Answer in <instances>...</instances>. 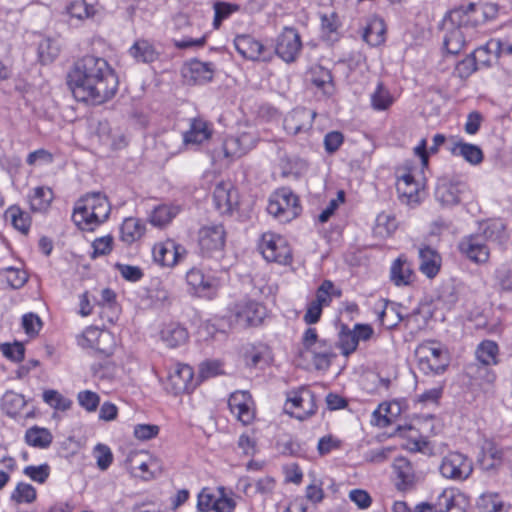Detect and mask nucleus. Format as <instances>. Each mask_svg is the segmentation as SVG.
Segmentation results:
<instances>
[{
    "label": "nucleus",
    "instance_id": "nucleus-1",
    "mask_svg": "<svg viewBox=\"0 0 512 512\" xmlns=\"http://www.w3.org/2000/svg\"><path fill=\"white\" fill-rule=\"evenodd\" d=\"M67 84L76 100L102 104L116 94L119 82L106 59L86 55L72 66Z\"/></svg>",
    "mask_w": 512,
    "mask_h": 512
},
{
    "label": "nucleus",
    "instance_id": "nucleus-2",
    "mask_svg": "<svg viewBox=\"0 0 512 512\" xmlns=\"http://www.w3.org/2000/svg\"><path fill=\"white\" fill-rule=\"evenodd\" d=\"M110 211L111 207L106 196L100 192H94L86 194L76 202L72 220L79 229L93 231L108 219Z\"/></svg>",
    "mask_w": 512,
    "mask_h": 512
},
{
    "label": "nucleus",
    "instance_id": "nucleus-3",
    "mask_svg": "<svg viewBox=\"0 0 512 512\" xmlns=\"http://www.w3.org/2000/svg\"><path fill=\"white\" fill-rule=\"evenodd\" d=\"M212 134L207 121L201 118H193L190 121L189 129L180 137L176 133L169 134L164 139V144L171 155L184 151L189 146H197L207 141Z\"/></svg>",
    "mask_w": 512,
    "mask_h": 512
},
{
    "label": "nucleus",
    "instance_id": "nucleus-4",
    "mask_svg": "<svg viewBox=\"0 0 512 512\" xmlns=\"http://www.w3.org/2000/svg\"><path fill=\"white\" fill-rule=\"evenodd\" d=\"M505 226L500 221L489 224L484 230L485 236L469 235L465 236L459 242V251L470 261L476 264H485L490 257V250L486 245L485 238H491L494 232L502 233Z\"/></svg>",
    "mask_w": 512,
    "mask_h": 512
},
{
    "label": "nucleus",
    "instance_id": "nucleus-5",
    "mask_svg": "<svg viewBox=\"0 0 512 512\" xmlns=\"http://www.w3.org/2000/svg\"><path fill=\"white\" fill-rule=\"evenodd\" d=\"M418 367L424 374L443 373L449 365L448 351L436 342L420 344L415 351Z\"/></svg>",
    "mask_w": 512,
    "mask_h": 512
},
{
    "label": "nucleus",
    "instance_id": "nucleus-6",
    "mask_svg": "<svg viewBox=\"0 0 512 512\" xmlns=\"http://www.w3.org/2000/svg\"><path fill=\"white\" fill-rule=\"evenodd\" d=\"M267 211L280 222H289L296 218L301 207L298 197L288 188H281L269 199Z\"/></svg>",
    "mask_w": 512,
    "mask_h": 512
},
{
    "label": "nucleus",
    "instance_id": "nucleus-7",
    "mask_svg": "<svg viewBox=\"0 0 512 512\" xmlns=\"http://www.w3.org/2000/svg\"><path fill=\"white\" fill-rule=\"evenodd\" d=\"M258 248L268 262L286 265L292 259L291 248L284 237L272 232L262 235Z\"/></svg>",
    "mask_w": 512,
    "mask_h": 512
},
{
    "label": "nucleus",
    "instance_id": "nucleus-8",
    "mask_svg": "<svg viewBox=\"0 0 512 512\" xmlns=\"http://www.w3.org/2000/svg\"><path fill=\"white\" fill-rule=\"evenodd\" d=\"M126 464L134 476L143 480H151L163 471L161 461L145 451L130 452Z\"/></svg>",
    "mask_w": 512,
    "mask_h": 512
},
{
    "label": "nucleus",
    "instance_id": "nucleus-9",
    "mask_svg": "<svg viewBox=\"0 0 512 512\" xmlns=\"http://www.w3.org/2000/svg\"><path fill=\"white\" fill-rule=\"evenodd\" d=\"M315 395L307 388L288 393L284 410L298 420H305L316 412Z\"/></svg>",
    "mask_w": 512,
    "mask_h": 512
},
{
    "label": "nucleus",
    "instance_id": "nucleus-10",
    "mask_svg": "<svg viewBox=\"0 0 512 512\" xmlns=\"http://www.w3.org/2000/svg\"><path fill=\"white\" fill-rule=\"evenodd\" d=\"M226 231L221 224H207L198 231V245L203 255L212 257L225 246Z\"/></svg>",
    "mask_w": 512,
    "mask_h": 512
},
{
    "label": "nucleus",
    "instance_id": "nucleus-11",
    "mask_svg": "<svg viewBox=\"0 0 512 512\" xmlns=\"http://www.w3.org/2000/svg\"><path fill=\"white\" fill-rule=\"evenodd\" d=\"M468 192L467 184L452 177H441L437 181L435 197L443 206H454L461 202Z\"/></svg>",
    "mask_w": 512,
    "mask_h": 512
},
{
    "label": "nucleus",
    "instance_id": "nucleus-12",
    "mask_svg": "<svg viewBox=\"0 0 512 512\" xmlns=\"http://www.w3.org/2000/svg\"><path fill=\"white\" fill-rule=\"evenodd\" d=\"M439 471L446 479L462 481L471 475L473 466L464 454L450 452L442 458Z\"/></svg>",
    "mask_w": 512,
    "mask_h": 512
},
{
    "label": "nucleus",
    "instance_id": "nucleus-13",
    "mask_svg": "<svg viewBox=\"0 0 512 512\" xmlns=\"http://www.w3.org/2000/svg\"><path fill=\"white\" fill-rule=\"evenodd\" d=\"M197 385L194 380L192 367L187 364L177 363L169 369L165 388L167 391L178 395L192 391Z\"/></svg>",
    "mask_w": 512,
    "mask_h": 512
},
{
    "label": "nucleus",
    "instance_id": "nucleus-14",
    "mask_svg": "<svg viewBox=\"0 0 512 512\" xmlns=\"http://www.w3.org/2000/svg\"><path fill=\"white\" fill-rule=\"evenodd\" d=\"M302 49L301 36L297 29L284 27L276 38L275 53L286 63L294 62Z\"/></svg>",
    "mask_w": 512,
    "mask_h": 512
},
{
    "label": "nucleus",
    "instance_id": "nucleus-15",
    "mask_svg": "<svg viewBox=\"0 0 512 512\" xmlns=\"http://www.w3.org/2000/svg\"><path fill=\"white\" fill-rule=\"evenodd\" d=\"M264 317V307L253 300L236 303L231 309L230 321L239 327L256 326Z\"/></svg>",
    "mask_w": 512,
    "mask_h": 512
},
{
    "label": "nucleus",
    "instance_id": "nucleus-16",
    "mask_svg": "<svg viewBox=\"0 0 512 512\" xmlns=\"http://www.w3.org/2000/svg\"><path fill=\"white\" fill-rule=\"evenodd\" d=\"M231 413L244 425L250 424L254 419L253 400L247 391H236L228 400Z\"/></svg>",
    "mask_w": 512,
    "mask_h": 512
},
{
    "label": "nucleus",
    "instance_id": "nucleus-17",
    "mask_svg": "<svg viewBox=\"0 0 512 512\" xmlns=\"http://www.w3.org/2000/svg\"><path fill=\"white\" fill-rule=\"evenodd\" d=\"M316 112L306 108H296L289 112L283 122L285 131L291 135L307 132L311 129Z\"/></svg>",
    "mask_w": 512,
    "mask_h": 512
},
{
    "label": "nucleus",
    "instance_id": "nucleus-18",
    "mask_svg": "<svg viewBox=\"0 0 512 512\" xmlns=\"http://www.w3.org/2000/svg\"><path fill=\"white\" fill-rule=\"evenodd\" d=\"M234 46L237 52L246 59L266 61L270 58L266 47L250 35L243 34L236 36Z\"/></svg>",
    "mask_w": 512,
    "mask_h": 512
},
{
    "label": "nucleus",
    "instance_id": "nucleus-19",
    "mask_svg": "<svg viewBox=\"0 0 512 512\" xmlns=\"http://www.w3.org/2000/svg\"><path fill=\"white\" fill-rule=\"evenodd\" d=\"M215 67L210 62H202L197 59L185 64L182 74L189 84H205L213 79Z\"/></svg>",
    "mask_w": 512,
    "mask_h": 512
},
{
    "label": "nucleus",
    "instance_id": "nucleus-20",
    "mask_svg": "<svg viewBox=\"0 0 512 512\" xmlns=\"http://www.w3.org/2000/svg\"><path fill=\"white\" fill-rule=\"evenodd\" d=\"M185 248L176 244L173 240L158 243L153 248L155 262L162 266L172 267L184 256Z\"/></svg>",
    "mask_w": 512,
    "mask_h": 512
},
{
    "label": "nucleus",
    "instance_id": "nucleus-21",
    "mask_svg": "<svg viewBox=\"0 0 512 512\" xmlns=\"http://www.w3.org/2000/svg\"><path fill=\"white\" fill-rule=\"evenodd\" d=\"M499 347L496 342L492 340L482 341L475 350V356L477 361L484 366L483 377L487 382H492L495 379V375L487 367L496 365L498 363Z\"/></svg>",
    "mask_w": 512,
    "mask_h": 512
},
{
    "label": "nucleus",
    "instance_id": "nucleus-22",
    "mask_svg": "<svg viewBox=\"0 0 512 512\" xmlns=\"http://www.w3.org/2000/svg\"><path fill=\"white\" fill-rule=\"evenodd\" d=\"M256 141V137L248 132L226 137L223 142L224 155L227 158H239L254 148Z\"/></svg>",
    "mask_w": 512,
    "mask_h": 512
},
{
    "label": "nucleus",
    "instance_id": "nucleus-23",
    "mask_svg": "<svg viewBox=\"0 0 512 512\" xmlns=\"http://www.w3.org/2000/svg\"><path fill=\"white\" fill-rule=\"evenodd\" d=\"M396 189L399 199L402 203H405L409 206H415L420 203V187L410 172H405L404 174L398 176Z\"/></svg>",
    "mask_w": 512,
    "mask_h": 512
},
{
    "label": "nucleus",
    "instance_id": "nucleus-24",
    "mask_svg": "<svg viewBox=\"0 0 512 512\" xmlns=\"http://www.w3.org/2000/svg\"><path fill=\"white\" fill-rule=\"evenodd\" d=\"M213 200L220 213H230L238 202L233 184L229 181H220L213 191Z\"/></svg>",
    "mask_w": 512,
    "mask_h": 512
},
{
    "label": "nucleus",
    "instance_id": "nucleus-25",
    "mask_svg": "<svg viewBox=\"0 0 512 512\" xmlns=\"http://www.w3.org/2000/svg\"><path fill=\"white\" fill-rule=\"evenodd\" d=\"M437 512H466L467 500L459 491L444 489L435 502Z\"/></svg>",
    "mask_w": 512,
    "mask_h": 512
},
{
    "label": "nucleus",
    "instance_id": "nucleus-26",
    "mask_svg": "<svg viewBox=\"0 0 512 512\" xmlns=\"http://www.w3.org/2000/svg\"><path fill=\"white\" fill-rule=\"evenodd\" d=\"M186 281L195 294L201 297L210 296L217 287L216 280L197 268H192L186 274Z\"/></svg>",
    "mask_w": 512,
    "mask_h": 512
},
{
    "label": "nucleus",
    "instance_id": "nucleus-27",
    "mask_svg": "<svg viewBox=\"0 0 512 512\" xmlns=\"http://www.w3.org/2000/svg\"><path fill=\"white\" fill-rule=\"evenodd\" d=\"M419 270L428 278H434L440 271L441 256L433 248L421 245L418 248Z\"/></svg>",
    "mask_w": 512,
    "mask_h": 512
},
{
    "label": "nucleus",
    "instance_id": "nucleus-28",
    "mask_svg": "<svg viewBox=\"0 0 512 512\" xmlns=\"http://www.w3.org/2000/svg\"><path fill=\"white\" fill-rule=\"evenodd\" d=\"M443 45L445 50L452 55L458 54L466 43L467 31L469 27L467 25L459 24L458 26H452L446 28Z\"/></svg>",
    "mask_w": 512,
    "mask_h": 512
},
{
    "label": "nucleus",
    "instance_id": "nucleus-29",
    "mask_svg": "<svg viewBox=\"0 0 512 512\" xmlns=\"http://www.w3.org/2000/svg\"><path fill=\"white\" fill-rule=\"evenodd\" d=\"M129 55L139 63H152L159 58V52L146 39H138L129 48Z\"/></svg>",
    "mask_w": 512,
    "mask_h": 512
},
{
    "label": "nucleus",
    "instance_id": "nucleus-30",
    "mask_svg": "<svg viewBox=\"0 0 512 512\" xmlns=\"http://www.w3.org/2000/svg\"><path fill=\"white\" fill-rule=\"evenodd\" d=\"M413 270L406 257H398L391 265L390 279L396 286L409 285L413 279Z\"/></svg>",
    "mask_w": 512,
    "mask_h": 512
},
{
    "label": "nucleus",
    "instance_id": "nucleus-31",
    "mask_svg": "<svg viewBox=\"0 0 512 512\" xmlns=\"http://www.w3.org/2000/svg\"><path fill=\"white\" fill-rule=\"evenodd\" d=\"M449 151L455 156L463 157L471 165H478L483 161V152L475 144L454 141L451 143Z\"/></svg>",
    "mask_w": 512,
    "mask_h": 512
},
{
    "label": "nucleus",
    "instance_id": "nucleus-32",
    "mask_svg": "<svg viewBox=\"0 0 512 512\" xmlns=\"http://www.w3.org/2000/svg\"><path fill=\"white\" fill-rule=\"evenodd\" d=\"M145 232V226L134 217L126 218L120 227V239L127 245L139 240Z\"/></svg>",
    "mask_w": 512,
    "mask_h": 512
},
{
    "label": "nucleus",
    "instance_id": "nucleus-33",
    "mask_svg": "<svg viewBox=\"0 0 512 512\" xmlns=\"http://www.w3.org/2000/svg\"><path fill=\"white\" fill-rule=\"evenodd\" d=\"M310 81L311 83L320 89L324 95L330 96L334 93V84L332 80L331 72L322 67L316 66L310 70Z\"/></svg>",
    "mask_w": 512,
    "mask_h": 512
},
{
    "label": "nucleus",
    "instance_id": "nucleus-34",
    "mask_svg": "<svg viewBox=\"0 0 512 512\" xmlns=\"http://www.w3.org/2000/svg\"><path fill=\"white\" fill-rule=\"evenodd\" d=\"M52 440L53 436L47 428L33 426L25 432L26 443L34 448L46 449L51 445Z\"/></svg>",
    "mask_w": 512,
    "mask_h": 512
},
{
    "label": "nucleus",
    "instance_id": "nucleus-35",
    "mask_svg": "<svg viewBox=\"0 0 512 512\" xmlns=\"http://www.w3.org/2000/svg\"><path fill=\"white\" fill-rule=\"evenodd\" d=\"M161 339L168 347L175 348L187 341L188 333L184 327L171 323L161 331Z\"/></svg>",
    "mask_w": 512,
    "mask_h": 512
},
{
    "label": "nucleus",
    "instance_id": "nucleus-36",
    "mask_svg": "<svg viewBox=\"0 0 512 512\" xmlns=\"http://www.w3.org/2000/svg\"><path fill=\"white\" fill-rule=\"evenodd\" d=\"M26 406V400L22 394L7 391L2 397V409L11 416H18Z\"/></svg>",
    "mask_w": 512,
    "mask_h": 512
},
{
    "label": "nucleus",
    "instance_id": "nucleus-37",
    "mask_svg": "<svg viewBox=\"0 0 512 512\" xmlns=\"http://www.w3.org/2000/svg\"><path fill=\"white\" fill-rule=\"evenodd\" d=\"M61 50L60 43L54 38H44L38 44V57L41 63L47 64L53 62Z\"/></svg>",
    "mask_w": 512,
    "mask_h": 512
},
{
    "label": "nucleus",
    "instance_id": "nucleus-38",
    "mask_svg": "<svg viewBox=\"0 0 512 512\" xmlns=\"http://www.w3.org/2000/svg\"><path fill=\"white\" fill-rule=\"evenodd\" d=\"M482 451V464L486 469L498 466L503 460L504 450L493 441H485Z\"/></svg>",
    "mask_w": 512,
    "mask_h": 512
},
{
    "label": "nucleus",
    "instance_id": "nucleus-39",
    "mask_svg": "<svg viewBox=\"0 0 512 512\" xmlns=\"http://www.w3.org/2000/svg\"><path fill=\"white\" fill-rule=\"evenodd\" d=\"M179 213V207L174 205H159L157 206L151 216L150 222L156 227H162L172 221L173 218Z\"/></svg>",
    "mask_w": 512,
    "mask_h": 512
},
{
    "label": "nucleus",
    "instance_id": "nucleus-40",
    "mask_svg": "<svg viewBox=\"0 0 512 512\" xmlns=\"http://www.w3.org/2000/svg\"><path fill=\"white\" fill-rule=\"evenodd\" d=\"M398 228V222L394 215L387 212L378 214L374 232L376 235L385 238L391 236Z\"/></svg>",
    "mask_w": 512,
    "mask_h": 512
},
{
    "label": "nucleus",
    "instance_id": "nucleus-41",
    "mask_svg": "<svg viewBox=\"0 0 512 512\" xmlns=\"http://www.w3.org/2000/svg\"><path fill=\"white\" fill-rule=\"evenodd\" d=\"M5 218L11 221L13 227L23 234L30 228V217L17 206H11L5 211Z\"/></svg>",
    "mask_w": 512,
    "mask_h": 512
},
{
    "label": "nucleus",
    "instance_id": "nucleus-42",
    "mask_svg": "<svg viewBox=\"0 0 512 512\" xmlns=\"http://www.w3.org/2000/svg\"><path fill=\"white\" fill-rule=\"evenodd\" d=\"M393 467L398 479H400L401 481L400 483H398V487L400 489H405L408 485L412 484L414 479L413 468L406 458H396Z\"/></svg>",
    "mask_w": 512,
    "mask_h": 512
},
{
    "label": "nucleus",
    "instance_id": "nucleus-43",
    "mask_svg": "<svg viewBox=\"0 0 512 512\" xmlns=\"http://www.w3.org/2000/svg\"><path fill=\"white\" fill-rule=\"evenodd\" d=\"M370 99L373 109L377 111L388 109L394 101L390 91L382 83L377 84V87L371 94Z\"/></svg>",
    "mask_w": 512,
    "mask_h": 512
},
{
    "label": "nucleus",
    "instance_id": "nucleus-44",
    "mask_svg": "<svg viewBox=\"0 0 512 512\" xmlns=\"http://www.w3.org/2000/svg\"><path fill=\"white\" fill-rule=\"evenodd\" d=\"M53 200V192L49 187H36L30 197L31 208L34 211H43Z\"/></svg>",
    "mask_w": 512,
    "mask_h": 512
},
{
    "label": "nucleus",
    "instance_id": "nucleus-45",
    "mask_svg": "<svg viewBox=\"0 0 512 512\" xmlns=\"http://www.w3.org/2000/svg\"><path fill=\"white\" fill-rule=\"evenodd\" d=\"M385 25L382 20L375 19L370 22L364 32V40L372 45L378 46L385 40Z\"/></svg>",
    "mask_w": 512,
    "mask_h": 512
},
{
    "label": "nucleus",
    "instance_id": "nucleus-46",
    "mask_svg": "<svg viewBox=\"0 0 512 512\" xmlns=\"http://www.w3.org/2000/svg\"><path fill=\"white\" fill-rule=\"evenodd\" d=\"M36 497V489L31 484L25 482H19L11 493V500L18 504L33 503Z\"/></svg>",
    "mask_w": 512,
    "mask_h": 512
},
{
    "label": "nucleus",
    "instance_id": "nucleus-47",
    "mask_svg": "<svg viewBox=\"0 0 512 512\" xmlns=\"http://www.w3.org/2000/svg\"><path fill=\"white\" fill-rule=\"evenodd\" d=\"M310 353L313 355V361L317 369L328 368L332 357H334L332 346L328 341H323L322 347L315 348Z\"/></svg>",
    "mask_w": 512,
    "mask_h": 512
},
{
    "label": "nucleus",
    "instance_id": "nucleus-48",
    "mask_svg": "<svg viewBox=\"0 0 512 512\" xmlns=\"http://www.w3.org/2000/svg\"><path fill=\"white\" fill-rule=\"evenodd\" d=\"M338 344L343 355L348 356L353 353L358 347L353 329L351 330L347 326H343L339 333Z\"/></svg>",
    "mask_w": 512,
    "mask_h": 512
},
{
    "label": "nucleus",
    "instance_id": "nucleus-49",
    "mask_svg": "<svg viewBox=\"0 0 512 512\" xmlns=\"http://www.w3.org/2000/svg\"><path fill=\"white\" fill-rule=\"evenodd\" d=\"M67 13L78 20L87 19L94 15V7L88 5L85 0H75L71 2L67 8Z\"/></svg>",
    "mask_w": 512,
    "mask_h": 512
},
{
    "label": "nucleus",
    "instance_id": "nucleus-50",
    "mask_svg": "<svg viewBox=\"0 0 512 512\" xmlns=\"http://www.w3.org/2000/svg\"><path fill=\"white\" fill-rule=\"evenodd\" d=\"M43 400L56 410L66 411L70 409L72 401L56 390H46L43 393Z\"/></svg>",
    "mask_w": 512,
    "mask_h": 512
},
{
    "label": "nucleus",
    "instance_id": "nucleus-51",
    "mask_svg": "<svg viewBox=\"0 0 512 512\" xmlns=\"http://www.w3.org/2000/svg\"><path fill=\"white\" fill-rule=\"evenodd\" d=\"M94 457L96 459L97 467L102 471L107 470L113 461L111 449L104 444L96 445L94 448Z\"/></svg>",
    "mask_w": 512,
    "mask_h": 512
},
{
    "label": "nucleus",
    "instance_id": "nucleus-52",
    "mask_svg": "<svg viewBox=\"0 0 512 512\" xmlns=\"http://www.w3.org/2000/svg\"><path fill=\"white\" fill-rule=\"evenodd\" d=\"M99 328L90 326L87 327L79 336H77V343L84 349H93L97 339L101 335Z\"/></svg>",
    "mask_w": 512,
    "mask_h": 512
},
{
    "label": "nucleus",
    "instance_id": "nucleus-53",
    "mask_svg": "<svg viewBox=\"0 0 512 512\" xmlns=\"http://www.w3.org/2000/svg\"><path fill=\"white\" fill-rule=\"evenodd\" d=\"M334 291V284L330 280H324L316 291V298L313 302L321 305L322 307L329 306Z\"/></svg>",
    "mask_w": 512,
    "mask_h": 512
},
{
    "label": "nucleus",
    "instance_id": "nucleus-54",
    "mask_svg": "<svg viewBox=\"0 0 512 512\" xmlns=\"http://www.w3.org/2000/svg\"><path fill=\"white\" fill-rule=\"evenodd\" d=\"M23 473L31 480L43 484L50 475V467L48 464H41L39 466L30 465L24 468Z\"/></svg>",
    "mask_w": 512,
    "mask_h": 512
},
{
    "label": "nucleus",
    "instance_id": "nucleus-55",
    "mask_svg": "<svg viewBox=\"0 0 512 512\" xmlns=\"http://www.w3.org/2000/svg\"><path fill=\"white\" fill-rule=\"evenodd\" d=\"M7 283L14 289L21 288L27 281V273L15 267H7L4 270Z\"/></svg>",
    "mask_w": 512,
    "mask_h": 512
},
{
    "label": "nucleus",
    "instance_id": "nucleus-56",
    "mask_svg": "<svg viewBox=\"0 0 512 512\" xmlns=\"http://www.w3.org/2000/svg\"><path fill=\"white\" fill-rule=\"evenodd\" d=\"M100 133L103 143L113 149H120L126 145L124 136L122 134L112 135L107 124L100 125Z\"/></svg>",
    "mask_w": 512,
    "mask_h": 512
},
{
    "label": "nucleus",
    "instance_id": "nucleus-57",
    "mask_svg": "<svg viewBox=\"0 0 512 512\" xmlns=\"http://www.w3.org/2000/svg\"><path fill=\"white\" fill-rule=\"evenodd\" d=\"M237 5L225 3V2H217L214 4V21L213 25L215 28H219L222 21L227 19L233 12L238 10Z\"/></svg>",
    "mask_w": 512,
    "mask_h": 512
},
{
    "label": "nucleus",
    "instance_id": "nucleus-58",
    "mask_svg": "<svg viewBox=\"0 0 512 512\" xmlns=\"http://www.w3.org/2000/svg\"><path fill=\"white\" fill-rule=\"evenodd\" d=\"M486 47L489 52L494 53L497 57L512 55V42L505 39H491Z\"/></svg>",
    "mask_w": 512,
    "mask_h": 512
},
{
    "label": "nucleus",
    "instance_id": "nucleus-59",
    "mask_svg": "<svg viewBox=\"0 0 512 512\" xmlns=\"http://www.w3.org/2000/svg\"><path fill=\"white\" fill-rule=\"evenodd\" d=\"M114 345L113 335L106 330H102L93 350L108 356L112 354Z\"/></svg>",
    "mask_w": 512,
    "mask_h": 512
},
{
    "label": "nucleus",
    "instance_id": "nucleus-60",
    "mask_svg": "<svg viewBox=\"0 0 512 512\" xmlns=\"http://www.w3.org/2000/svg\"><path fill=\"white\" fill-rule=\"evenodd\" d=\"M216 494H214L210 489L204 488L198 494L197 508L201 512H209L214 510V506L217 499Z\"/></svg>",
    "mask_w": 512,
    "mask_h": 512
},
{
    "label": "nucleus",
    "instance_id": "nucleus-61",
    "mask_svg": "<svg viewBox=\"0 0 512 512\" xmlns=\"http://www.w3.org/2000/svg\"><path fill=\"white\" fill-rule=\"evenodd\" d=\"M236 507V501L225 494L223 487L218 488V496L214 506V512H233Z\"/></svg>",
    "mask_w": 512,
    "mask_h": 512
},
{
    "label": "nucleus",
    "instance_id": "nucleus-62",
    "mask_svg": "<svg viewBox=\"0 0 512 512\" xmlns=\"http://www.w3.org/2000/svg\"><path fill=\"white\" fill-rule=\"evenodd\" d=\"M496 277L503 290L512 291V261L501 265L496 270Z\"/></svg>",
    "mask_w": 512,
    "mask_h": 512
},
{
    "label": "nucleus",
    "instance_id": "nucleus-63",
    "mask_svg": "<svg viewBox=\"0 0 512 512\" xmlns=\"http://www.w3.org/2000/svg\"><path fill=\"white\" fill-rule=\"evenodd\" d=\"M77 399L80 406L89 412L95 411L100 403V398L98 394L90 390H84L79 392Z\"/></svg>",
    "mask_w": 512,
    "mask_h": 512
},
{
    "label": "nucleus",
    "instance_id": "nucleus-64",
    "mask_svg": "<svg viewBox=\"0 0 512 512\" xmlns=\"http://www.w3.org/2000/svg\"><path fill=\"white\" fill-rule=\"evenodd\" d=\"M113 237L110 235L97 238L93 241L92 258L107 255L112 250Z\"/></svg>",
    "mask_w": 512,
    "mask_h": 512
}]
</instances>
